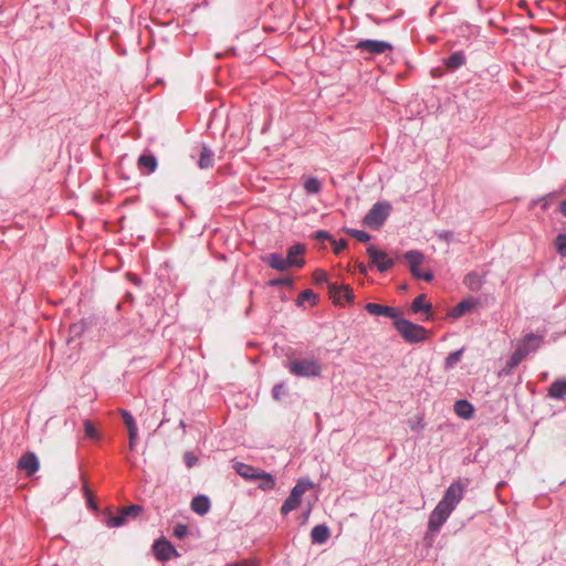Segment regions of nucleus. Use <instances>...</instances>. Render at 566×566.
Segmentation results:
<instances>
[{"label":"nucleus","mask_w":566,"mask_h":566,"mask_svg":"<svg viewBox=\"0 0 566 566\" xmlns=\"http://www.w3.org/2000/svg\"><path fill=\"white\" fill-rule=\"evenodd\" d=\"M289 370L297 377L312 378L321 375L322 365L314 358L294 359L290 363Z\"/></svg>","instance_id":"obj_1"},{"label":"nucleus","mask_w":566,"mask_h":566,"mask_svg":"<svg viewBox=\"0 0 566 566\" xmlns=\"http://www.w3.org/2000/svg\"><path fill=\"white\" fill-rule=\"evenodd\" d=\"M394 324L400 335L409 343H419L427 338V331L421 325L413 324L400 316Z\"/></svg>","instance_id":"obj_2"},{"label":"nucleus","mask_w":566,"mask_h":566,"mask_svg":"<svg viewBox=\"0 0 566 566\" xmlns=\"http://www.w3.org/2000/svg\"><path fill=\"white\" fill-rule=\"evenodd\" d=\"M313 488V482L310 479H300L295 486L292 489L289 497L284 501L281 512L287 515L290 512L296 510L301 504L302 496L306 491Z\"/></svg>","instance_id":"obj_3"},{"label":"nucleus","mask_w":566,"mask_h":566,"mask_svg":"<svg viewBox=\"0 0 566 566\" xmlns=\"http://www.w3.org/2000/svg\"><path fill=\"white\" fill-rule=\"evenodd\" d=\"M389 212L390 205L388 202H377L365 216L363 222L365 226L369 228L378 229L384 224V222L389 216Z\"/></svg>","instance_id":"obj_4"},{"label":"nucleus","mask_w":566,"mask_h":566,"mask_svg":"<svg viewBox=\"0 0 566 566\" xmlns=\"http://www.w3.org/2000/svg\"><path fill=\"white\" fill-rule=\"evenodd\" d=\"M356 50L360 53L369 54V55H379L386 52L392 51L391 43L381 40H360L355 45Z\"/></svg>","instance_id":"obj_5"},{"label":"nucleus","mask_w":566,"mask_h":566,"mask_svg":"<svg viewBox=\"0 0 566 566\" xmlns=\"http://www.w3.org/2000/svg\"><path fill=\"white\" fill-rule=\"evenodd\" d=\"M464 490H465V485L461 481H454L446 490L442 499L439 502L441 504H444L447 507L451 509L452 511H454L457 505L463 499Z\"/></svg>","instance_id":"obj_6"},{"label":"nucleus","mask_w":566,"mask_h":566,"mask_svg":"<svg viewBox=\"0 0 566 566\" xmlns=\"http://www.w3.org/2000/svg\"><path fill=\"white\" fill-rule=\"evenodd\" d=\"M405 259H406V261L409 265L410 272L412 273L413 276H416L418 279H422L427 282H429L433 279L432 273H430V272L424 273L419 268L424 260V255L420 251H417V250L408 251L405 254Z\"/></svg>","instance_id":"obj_7"},{"label":"nucleus","mask_w":566,"mask_h":566,"mask_svg":"<svg viewBox=\"0 0 566 566\" xmlns=\"http://www.w3.org/2000/svg\"><path fill=\"white\" fill-rule=\"evenodd\" d=\"M452 512L453 511L451 509L447 507L444 504H441L439 502L429 516V531L433 533L439 532V530L447 522Z\"/></svg>","instance_id":"obj_8"},{"label":"nucleus","mask_w":566,"mask_h":566,"mask_svg":"<svg viewBox=\"0 0 566 566\" xmlns=\"http://www.w3.org/2000/svg\"><path fill=\"white\" fill-rule=\"evenodd\" d=\"M367 253L370 258L371 264L376 266L380 272H386L391 269L395 264L394 260L381 250H378L374 245L367 248Z\"/></svg>","instance_id":"obj_9"},{"label":"nucleus","mask_w":566,"mask_h":566,"mask_svg":"<svg viewBox=\"0 0 566 566\" xmlns=\"http://www.w3.org/2000/svg\"><path fill=\"white\" fill-rule=\"evenodd\" d=\"M156 557L160 560H169L175 556H178L176 548L165 538L155 541L153 545Z\"/></svg>","instance_id":"obj_10"},{"label":"nucleus","mask_w":566,"mask_h":566,"mask_svg":"<svg viewBox=\"0 0 566 566\" xmlns=\"http://www.w3.org/2000/svg\"><path fill=\"white\" fill-rule=\"evenodd\" d=\"M365 308L371 315L387 316L395 321L398 319L400 316V313L396 308L387 305H380L377 303H367Z\"/></svg>","instance_id":"obj_11"},{"label":"nucleus","mask_w":566,"mask_h":566,"mask_svg":"<svg viewBox=\"0 0 566 566\" xmlns=\"http://www.w3.org/2000/svg\"><path fill=\"white\" fill-rule=\"evenodd\" d=\"M329 293L335 302L340 304L343 300L349 302L354 298V292L348 285H339L337 283L328 284Z\"/></svg>","instance_id":"obj_12"},{"label":"nucleus","mask_w":566,"mask_h":566,"mask_svg":"<svg viewBox=\"0 0 566 566\" xmlns=\"http://www.w3.org/2000/svg\"><path fill=\"white\" fill-rule=\"evenodd\" d=\"M543 344V336L536 334H527L517 345V349H524L525 357L536 352Z\"/></svg>","instance_id":"obj_13"},{"label":"nucleus","mask_w":566,"mask_h":566,"mask_svg":"<svg viewBox=\"0 0 566 566\" xmlns=\"http://www.w3.org/2000/svg\"><path fill=\"white\" fill-rule=\"evenodd\" d=\"M305 249L301 244H294L289 249L286 262L289 266H303L304 261L301 258L304 253Z\"/></svg>","instance_id":"obj_14"},{"label":"nucleus","mask_w":566,"mask_h":566,"mask_svg":"<svg viewBox=\"0 0 566 566\" xmlns=\"http://www.w3.org/2000/svg\"><path fill=\"white\" fill-rule=\"evenodd\" d=\"M39 460L34 453L24 454L19 460V468L24 470L28 475L35 473L39 470Z\"/></svg>","instance_id":"obj_15"},{"label":"nucleus","mask_w":566,"mask_h":566,"mask_svg":"<svg viewBox=\"0 0 566 566\" xmlns=\"http://www.w3.org/2000/svg\"><path fill=\"white\" fill-rule=\"evenodd\" d=\"M547 396L555 400H564L566 398V379H556L548 388Z\"/></svg>","instance_id":"obj_16"},{"label":"nucleus","mask_w":566,"mask_h":566,"mask_svg":"<svg viewBox=\"0 0 566 566\" xmlns=\"http://www.w3.org/2000/svg\"><path fill=\"white\" fill-rule=\"evenodd\" d=\"M263 261L277 271H285L289 266L286 258H283L279 253H270L263 258Z\"/></svg>","instance_id":"obj_17"},{"label":"nucleus","mask_w":566,"mask_h":566,"mask_svg":"<svg viewBox=\"0 0 566 566\" xmlns=\"http://www.w3.org/2000/svg\"><path fill=\"white\" fill-rule=\"evenodd\" d=\"M475 305H476V302L473 298L463 300L462 302H460L457 306H454L450 311L449 315L453 318H459L462 315H464L465 313L473 310L475 307Z\"/></svg>","instance_id":"obj_18"},{"label":"nucleus","mask_w":566,"mask_h":566,"mask_svg":"<svg viewBox=\"0 0 566 566\" xmlns=\"http://www.w3.org/2000/svg\"><path fill=\"white\" fill-rule=\"evenodd\" d=\"M234 470L239 475H241L245 480H250V481L256 480L259 472L261 471L259 469H255L249 464L241 463V462H238L234 464Z\"/></svg>","instance_id":"obj_19"},{"label":"nucleus","mask_w":566,"mask_h":566,"mask_svg":"<svg viewBox=\"0 0 566 566\" xmlns=\"http://www.w3.org/2000/svg\"><path fill=\"white\" fill-rule=\"evenodd\" d=\"M311 538L312 542L315 544H324L329 538V528L324 525L319 524L313 527L311 532Z\"/></svg>","instance_id":"obj_20"},{"label":"nucleus","mask_w":566,"mask_h":566,"mask_svg":"<svg viewBox=\"0 0 566 566\" xmlns=\"http://www.w3.org/2000/svg\"><path fill=\"white\" fill-rule=\"evenodd\" d=\"M210 509V501L206 495H197L191 501V510L199 515H205Z\"/></svg>","instance_id":"obj_21"},{"label":"nucleus","mask_w":566,"mask_h":566,"mask_svg":"<svg viewBox=\"0 0 566 566\" xmlns=\"http://www.w3.org/2000/svg\"><path fill=\"white\" fill-rule=\"evenodd\" d=\"M455 413L462 419H470L473 416L474 408L468 400H458L454 405Z\"/></svg>","instance_id":"obj_22"},{"label":"nucleus","mask_w":566,"mask_h":566,"mask_svg":"<svg viewBox=\"0 0 566 566\" xmlns=\"http://www.w3.org/2000/svg\"><path fill=\"white\" fill-rule=\"evenodd\" d=\"M213 161H214V155H213L212 150L207 146H202L200 158L198 160V166L201 169H208L213 166Z\"/></svg>","instance_id":"obj_23"},{"label":"nucleus","mask_w":566,"mask_h":566,"mask_svg":"<svg viewBox=\"0 0 566 566\" xmlns=\"http://www.w3.org/2000/svg\"><path fill=\"white\" fill-rule=\"evenodd\" d=\"M138 166L142 169H146L148 174H151L157 169V159L154 155H140L138 158Z\"/></svg>","instance_id":"obj_24"},{"label":"nucleus","mask_w":566,"mask_h":566,"mask_svg":"<svg viewBox=\"0 0 566 566\" xmlns=\"http://www.w3.org/2000/svg\"><path fill=\"white\" fill-rule=\"evenodd\" d=\"M256 480H260L259 488L264 491L272 490L275 486L274 478L264 471L259 472Z\"/></svg>","instance_id":"obj_25"},{"label":"nucleus","mask_w":566,"mask_h":566,"mask_svg":"<svg viewBox=\"0 0 566 566\" xmlns=\"http://www.w3.org/2000/svg\"><path fill=\"white\" fill-rule=\"evenodd\" d=\"M465 62V56L462 52L452 53L446 62L448 69L455 70L462 66Z\"/></svg>","instance_id":"obj_26"},{"label":"nucleus","mask_w":566,"mask_h":566,"mask_svg":"<svg viewBox=\"0 0 566 566\" xmlns=\"http://www.w3.org/2000/svg\"><path fill=\"white\" fill-rule=\"evenodd\" d=\"M464 348H460L455 352L450 353L444 360V369H452L462 358Z\"/></svg>","instance_id":"obj_27"},{"label":"nucleus","mask_w":566,"mask_h":566,"mask_svg":"<svg viewBox=\"0 0 566 566\" xmlns=\"http://www.w3.org/2000/svg\"><path fill=\"white\" fill-rule=\"evenodd\" d=\"M304 189L308 195H316L322 190V182L316 177H308L304 182Z\"/></svg>","instance_id":"obj_28"},{"label":"nucleus","mask_w":566,"mask_h":566,"mask_svg":"<svg viewBox=\"0 0 566 566\" xmlns=\"http://www.w3.org/2000/svg\"><path fill=\"white\" fill-rule=\"evenodd\" d=\"M464 283L470 290L476 291L482 286L483 280L478 273H469Z\"/></svg>","instance_id":"obj_29"},{"label":"nucleus","mask_w":566,"mask_h":566,"mask_svg":"<svg viewBox=\"0 0 566 566\" xmlns=\"http://www.w3.org/2000/svg\"><path fill=\"white\" fill-rule=\"evenodd\" d=\"M127 515L122 510L120 513L116 516H109L106 518L105 524L108 527H119L123 526L127 522Z\"/></svg>","instance_id":"obj_30"},{"label":"nucleus","mask_w":566,"mask_h":566,"mask_svg":"<svg viewBox=\"0 0 566 566\" xmlns=\"http://www.w3.org/2000/svg\"><path fill=\"white\" fill-rule=\"evenodd\" d=\"M525 358L524 349H515L510 359L507 360L509 371L520 365V363Z\"/></svg>","instance_id":"obj_31"},{"label":"nucleus","mask_w":566,"mask_h":566,"mask_svg":"<svg viewBox=\"0 0 566 566\" xmlns=\"http://www.w3.org/2000/svg\"><path fill=\"white\" fill-rule=\"evenodd\" d=\"M424 298V295H419L413 300L411 307L415 313H419L421 311H430L431 305L429 303H426Z\"/></svg>","instance_id":"obj_32"},{"label":"nucleus","mask_w":566,"mask_h":566,"mask_svg":"<svg viewBox=\"0 0 566 566\" xmlns=\"http://www.w3.org/2000/svg\"><path fill=\"white\" fill-rule=\"evenodd\" d=\"M347 233L360 242H368L370 240V235L363 230L348 229Z\"/></svg>","instance_id":"obj_33"},{"label":"nucleus","mask_w":566,"mask_h":566,"mask_svg":"<svg viewBox=\"0 0 566 566\" xmlns=\"http://www.w3.org/2000/svg\"><path fill=\"white\" fill-rule=\"evenodd\" d=\"M556 248L558 253L566 258V234H558L556 238Z\"/></svg>","instance_id":"obj_34"},{"label":"nucleus","mask_w":566,"mask_h":566,"mask_svg":"<svg viewBox=\"0 0 566 566\" xmlns=\"http://www.w3.org/2000/svg\"><path fill=\"white\" fill-rule=\"evenodd\" d=\"M84 431H85L86 437H88L91 439L98 438L97 430L94 427L93 422L90 420L84 421Z\"/></svg>","instance_id":"obj_35"},{"label":"nucleus","mask_w":566,"mask_h":566,"mask_svg":"<svg viewBox=\"0 0 566 566\" xmlns=\"http://www.w3.org/2000/svg\"><path fill=\"white\" fill-rule=\"evenodd\" d=\"M127 430H128V438H129L128 447H129V450L133 451V450H135V447L137 443L138 429L136 426V427L129 428Z\"/></svg>","instance_id":"obj_36"},{"label":"nucleus","mask_w":566,"mask_h":566,"mask_svg":"<svg viewBox=\"0 0 566 566\" xmlns=\"http://www.w3.org/2000/svg\"><path fill=\"white\" fill-rule=\"evenodd\" d=\"M316 296L311 290L303 291L297 298V304L302 305L304 302L307 301H315Z\"/></svg>","instance_id":"obj_37"},{"label":"nucleus","mask_w":566,"mask_h":566,"mask_svg":"<svg viewBox=\"0 0 566 566\" xmlns=\"http://www.w3.org/2000/svg\"><path fill=\"white\" fill-rule=\"evenodd\" d=\"M120 415L124 419V422H125L127 429L136 427L134 417L127 410L122 409Z\"/></svg>","instance_id":"obj_38"},{"label":"nucleus","mask_w":566,"mask_h":566,"mask_svg":"<svg viewBox=\"0 0 566 566\" xmlns=\"http://www.w3.org/2000/svg\"><path fill=\"white\" fill-rule=\"evenodd\" d=\"M285 395V386L284 384H277L272 389V396L275 400H280L282 396Z\"/></svg>","instance_id":"obj_39"},{"label":"nucleus","mask_w":566,"mask_h":566,"mask_svg":"<svg viewBox=\"0 0 566 566\" xmlns=\"http://www.w3.org/2000/svg\"><path fill=\"white\" fill-rule=\"evenodd\" d=\"M188 534V527L184 524H178L174 528V535L181 539Z\"/></svg>","instance_id":"obj_40"},{"label":"nucleus","mask_w":566,"mask_h":566,"mask_svg":"<svg viewBox=\"0 0 566 566\" xmlns=\"http://www.w3.org/2000/svg\"><path fill=\"white\" fill-rule=\"evenodd\" d=\"M185 463L188 468H191L197 464L198 458L195 455L193 452H186L184 455Z\"/></svg>","instance_id":"obj_41"},{"label":"nucleus","mask_w":566,"mask_h":566,"mask_svg":"<svg viewBox=\"0 0 566 566\" xmlns=\"http://www.w3.org/2000/svg\"><path fill=\"white\" fill-rule=\"evenodd\" d=\"M313 277L315 280L316 283H324V282H327L328 281V275L325 271L323 270H316L313 274Z\"/></svg>","instance_id":"obj_42"},{"label":"nucleus","mask_w":566,"mask_h":566,"mask_svg":"<svg viewBox=\"0 0 566 566\" xmlns=\"http://www.w3.org/2000/svg\"><path fill=\"white\" fill-rule=\"evenodd\" d=\"M333 243V249L336 254H339L342 250H344L347 247V242L344 239H340L339 241L331 240Z\"/></svg>","instance_id":"obj_43"},{"label":"nucleus","mask_w":566,"mask_h":566,"mask_svg":"<svg viewBox=\"0 0 566 566\" xmlns=\"http://www.w3.org/2000/svg\"><path fill=\"white\" fill-rule=\"evenodd\" d=\"M123 511L127 515V517L136 516L142 511V507L139 505H130L123 509Z\"/></svg>","instance_id":"obj_44"},{"label":"nucleus","mask_w":566,"mask_h":566,"mask_svg":"<svg viewBox=\"0 0 566 566\" xmlns=\"http://www.w3.org/2000/svg\"><path fill=\"white\" fill-rule=\"evenodd\" d=\"M270 284L272 286H277V285H289V286H291L292 285V280L289 279V277H281V279L272 280L270 282Z\"/></svg>","instance_id":"obj_45"},{"label":"nucleus","mask_w":566,"mask_h":566,"mask_svg":"<svg viewBox=\"0 0 566 566\" xmlns=\"http://www.w3.org/2000/svg\"><path fill=\"white\" fill-rule=\"evenodd\" d=\"M315 239L317 240H332V235L327 232V231H324V230H319L315 233Z\"/></svg>","instance_id":"obj_46"},{"label":"nucleus","mask_w":566,"mask_h":566,"mask_svg":"<svg viewBox=\"0 0 566 566\" xmlns=\"http://www.w3.org/2000/svg\"><path fill=\"white\" fill-rule=\"evenodd\" d=\"M227 566H258L254 560H242L240 563L229 564Z\"/></svg>","instance_id":"obj_47"},{"label":"nucleus","mask_w":566,"mask_h":566,"mask_svg":"<svg viewBox=\"0 0 566 566\" xmlns=\"http://www.w3.org/2000/svg\"><path fill=\"white\" fill-rule=\"evenodd\" d=\"M410 427H411V429H412V430H415V431L422 429V428H423V424H422L421 419H418L417 421L411 422V423H410Z\"/></svg>","instance_id":"obj_48"},{"label":"nucleus","mask_w":566,"mask_h":566,"mask_svg":"<svg viewBox=\"0 0 566 566\" xmlns=\"http://www.w3.org/2000/svg\"><path fill=\"white\" fill-rule=\"evenodd\" d=\"M84 491H85V494H86V496H87V503H88V505H90L92 509H96V505H95V504H94V502H93V499H92V496H91V494H90V491H88L87 486H84Z\"/></svg>","instance_id":"obj_49"},{"label":"nucleus","mask_w":566,"mask_h":566,"mask_svg":"<svg viewBox=\"0 0 566 566\" xmlns=\"http://www.w3.org/2000/svg\"><path fill=\"white\" fill-rule=\"evenodd\" d=\"M559 210L564 217H566V200L560 203Z\"/></svg>","instance_id":"obj_50"},{"label":"nucleus","mask_w":566,"mask_h":566,"mask_svg":"<svg viewBox=\"0 0 566 566\" xmlns=\"http://www.w3.org/2000/svg\"><path fill=\"white\" fill-rule=\"evenodd\" d=\"M359 272L363 274L367 273V266L364 263L358 264Z\"/></svg>","instance_id":"obj_51"},{"label":"nucleus","mask_w":566,"mask_h":566,"mask_svg":"<svg viewBox=\"0 0 566 566\" xmlns=\"http://www.w3.org/2000/svg\"><path fill=\"white\" fill-rule=\"evenodd\" d=\"M450 237H451L450 232H443V233L440 234V238H443L446 240H448Z\"/></svg>","instance_id":"obj_52"},{"label":"nucleus","mask_w":566,"mask_h":566,"mask_svg":"<svg viewBox=\"0 0 566 566\" xmlns=\"http://www.w3.org/2000/svg\"><path fill=\"white\" fill-rule=\"evenodd\" d=\"M180 427L185 428V422L180 421Z\"/></svg>","instance_id":"obj_53"}]
</instances>
